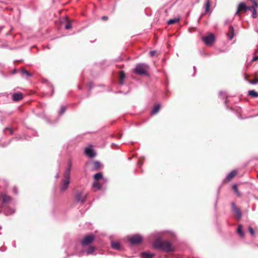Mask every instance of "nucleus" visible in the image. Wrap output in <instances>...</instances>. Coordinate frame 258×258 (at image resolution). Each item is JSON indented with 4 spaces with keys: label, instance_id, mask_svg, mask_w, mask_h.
Returning <instances> with one entry per match:
<instances>
[{
    "label": "nucleus",
    "instance_id": "nucleus-33",
    "mask_svg": "<svg viewBox=\"0 0 258 258\" xmlns=\"http://www.w3.org/2000/svg\"><path fill=\"white\" fill-rule=\"evenodd\" d=\"M253 117V116H242V114H240V113H239V114H237V117L239 118V119H244V118H249V117Z\"/></svg>",
    "mask_w": 258,
    "mask_h": 258
},
{
    "label": "nucleus",
    "instance_id": "nucleus-45",
    "mask_svg": "<svg viewBox=\"0 0 258 258\" xmlns=\"http://www.w3.org/2000/svg\"><path fill=\"white\" fill-rule=\"evenodd\" d=\"M219 94H220V95H222V94H223V93H222V92H220V93H219Z\"/></svg>",
    "mask_w": 258,
    "mask_h": 258
},
{
    "label": "nucleus",
    "instance_id": "nucleus-21",
    "mask_svg": "<svg viewBox=\"0 0 258 258\" xmlns=\"http://www.w3.org/2000/svg\"><path fill=\"white\" fill-rule=\"evenodd\" d=\"M237 233L239 234V235L242 237H244V233L242 231V226L241 225H239L238 226L237 229Z\"/></svg>",
    "mask_w": 258,
    "mask_h": 258
},
{
    "label": "nucleus",
    "instance_id": "nucleus-17",
    "mask_svg": "<svg viewBox=\"0 0 258 258\" xmlns=\"http://www.w3.org/2000/svg\"><path fill=\"white\" fill-rule=\"evenodd\" d=\"M1 196L3 198V201L4 203H8L11 200V197L4 193L2 194Z\"/></svg>",
    "mask_w": 258,
    "mask_h": 258
},
{
    "label": "nucleus",
    "instance_id": "nucleus-8",
    "mask_svg": "<svg viewBox=\"0 0 258 258\" xmlns=\"http://www.w3.org/2000/svg\"><path fill=\"white\" fill-rule=\"evenodd\" d=\"M202 40L206 45H211L215 41V36L211 33L207 36L203 37Z\"/></svg>",
    "mask_w": 258,
    "mask_h": 258
},
{
    "label": "nucleus",
    "instance_id": "nucleus-39",
    "mask_svg": "<svg viewBox=\"0 0 258 258\" xmlns=\"http://www.w3.org/2000/svg\"><path fill=\"white\" fill-rule=\"evenodd\" d=\"M13 191H14V192L15 194H18V190H17V188L16 187H14Z\"/></svg>",
    "mask_w": 258,
    "mask_h": 258
},
{
    "label": "nucleus",
    "instance_id": "nucleus-15",
    "mask_svg": "<svg viewBox=\"0 0 258 258\" xmlns=\"http://www.w3.org/2000/svg\"><path fill=\"white\" fill-rule=\"evenodd\" d=\"M234 28L232 26H230L228 32L227 33V36L229 39H232L234 36Z\"/></svg>",
    "mask_w": 258,
    "mask_h": 258
},
{
    "label": "nucleus",
    "instance_id": "nucleus-18",
    "mask_svg": "<svg viewBox=\"0 0 258 258\" xmlns=\"http://www.w3.org/2000/svg\"><path fill=\"white\" fill-rule=\"evenodd\" d=\"M111 245L112 248L114 249L119 250L120 249V244L118 242L112 241Z\"/></svg>",
    "mask_w": 258,
    "mask_h": 258
},
{
    "label": "nucleus",
    "instance_id": "nucleus-32",
    "mask_svg": "<svg viewBox=\"0 0 258 258\" xmlns=\"http://www.w3.org/2000/svg\"><path fill=\"white\" fill-rule=\"evenodd\" d=\"M249 83L251 84H258V78H255L253 80H249Z\"/></svg>",
    "mask_w": 258,
    "mask_h": 258
},
{
    "label": "nucleus",
    "instance_id": "nucleus-29",
    "mask_svg": "<svg viewBox=\"0 0 258 258\" xmlns=\"http://www.w3.org/2000/svg\"><path fill=\"white\" fill-rule=\"evenodd\" d=\"M160 108V105L159 104H156L152 111L151 113H157Z\"/></svg>",
    "mask_w": 258,
    "mask_h": 258
},
{
    "label": "nucleus",
    "instance_id": "nucleus-40",
    "mask_svg": "<svg viewBox=\"0 0 258 258\" xmlns=\"http://www.w3.org/2000/svg\"><path fill=\"white\" fill-rule=\"evenodd\" d=\"M252 61H255V60H258V55H257V56H254V57L252 58Z\"/></svg>",
    "mask_w": 258,
    "mask_h": 258
},
{
    "label": "nucleus",
    "instance_id": "nucleus-16",
    "mask_svg": "<svg viewBox=\"0 0 258 258\" xmlns=\"http://www.w3.org/2000/svg\"><path fill=\"white\" fill-rule=\"evenodd\" d=\"M237 172L236 170H232L227 176L226 179L228 180H231L236 174Z\"/></svg>",
    "mask_w": 258,
    "mask_h": 258
},
{
    "label": "nucleus",
    "instance_id": "nucleus-5",
    "mask_svg": "<svg viewBox=\"0 0 258 258\" xmlns=\"http://www.w3.org/2000/svg\"><path fill=\"white\" fill-rule=\"evenodd\" d=\"M70 183V177L64 176V178L62 180V184L60 186V191L61 192L65 191L68 188Z\"/></svg>",
    "mask_w": 258,
    "mask_h": 258
},
{
    "label": "nucleus",
    "instance_id": "nucleus-36",
    "mask_svg": "<svg viewBox=\"0 0 258 258\" xmlns=\"http://www.w3.org/2000/svg\"><path fill=\"white\" fill-rule=\"evenodd\" d=\"M66 111V107L64 106H61L59 113H64Z\"/></svg>",
    "mask_w": 258,
    "mask_h": 258
},
{
    "label": "nucleus",
    "instance_id": "nucleus-13",
    "mask_svg": "<svg viewBox=\"0 0 258 258\" xmlns=\"http://www.w3.org/2000/svg\"><path fill=\"white\" fill-rule=\"evenodd\" d=\"M72 167V163L71 160H69L68 163V167L66 169L64 173V176L70 177V171Z\"/></svg>",
    "mask_w": 258,
    "mask_h": 258
},
{
    "label": "nucleus",
    "instance_id": "nucleus-35",
    "mask_svg": "<svg viewBox=\"0 0 258 258\" xmlns=\"http://www.w3.org/2000/svg\"><path fill=\"white\" fill-rule=\"evenodd\" d=\"M248 230L249 231V232H250V234L252 235V236H254V234H255V232H254V231L253 230V229L252 228H251V227H249L248 229Z\"/></svg>",
    "mask_w": 258,
    "mask_h": 258
},
{
    "label": "nucleus",
    "instance_id": "nucleus-14",
    "mask_svg": "<svg viewBox=\"0 0 258 258\" xmlns=\"http://www.w3.org/2000/svg\"><path fill=\"white\" fill-rule=\"evenodd\" d=\"M95 251V247L92 246H89L87 249H83L82 250V253H86L87 255L93 254Z\"/></svg>",
    "mask_w": 258,
    "mask_h": 258
},
{
    "label": "nucleus",
    "instance_id": "nucleus-27",
    "mask_svg": "<svg viewBox=\"0 0 258 258\" xmlns=\"http://www.w3.org/2000/svg\"><path fill=\"white\" fill-rule=\"evenodd\" d=\"M248 94V95L249 96L253 97H258V93L255 92L254 90H250V91H249Z\"/></svg>",
    "mask_w": 258,
    "mask_h": 258
},
{
    "label": "nucleus",
    "instance_id": "nucleus-28",
    "mask_svg": "<svg viewBox=\"0 0 258 258\" xmlns=\"http://www.w3.org/2000/svg\"><path fill=\"white\" fill-rule=\"evenodd\" d=\"M65 20L67 22V23L65 25V28L66 29H70L72 28V23L71 22L68 21V19L67 17L65 18Z\"/></svg>",
    "mask_w": 258,
    "mask_h": 258
},
{
    "label": "nucleus",
    "instance_id": "nucleus-20",
    "mask_svg": "<svg viewBox=\"0 0 258 258\" xmlns=\"http://www.w3.org/2000/svg\"><path fill=\"white\" fill-rule=\"evenodd\" d=\"M101 166L100 163L98 161L93 162V167L92 168L93 170H98Z\"/></svg>",
    "mask_w": 258,
    "mask_h": 258
},
{
    "label": "nucleus",
    "instance_id": "nucleus-7",
    "mask_svg": "<svg viewBox=\"0 0 258 258\" xmlns=\"http://www.w3.org/2000/svg\"><path fill=\"white\" fill-rule=\"evenodd\" d=\"M87 198V194H83L81 192H77L75 195V200L77 202H80L82 204H84Z\"/></svg>",
    "mask_w": 258,
    "mask_h": 258
},
{
    "label": "nucleus",
    "instance_id": "nucleus-9",
    "mask_svg": "<svg viewBox=\"0 0 258 258\" xmlns=\"http://www.w3.org/2000/svg\"><path fill=\"white\" fill-rule=\"evenodd\" d=\"M129 240L131 244H137L142 242V237L139 234H135L131 237Z\"/></svg>",
    "mask_w": 258,
    "mask_h": 258
},
{
    "label": "nucleus",
    "instance_id": "nucleus-1",
    "mask_svg": "<svg viewBox=\"0 0 258 258\" xmlns=\"http://www.w3.org/2000/svg\"><path fill=\"white\" fill-rule=\"evenodd\" d=\"M153 246L155 249L162 250L165 252H170L172 251L171 243L168 241L157 240L153 243Z\"/></svg>",
    "mask_w": 258,
    "mask_h": 258
},
{
    "label": "nucleus",
    "instance_id": "nucleus-42",
    "mask_svg": "<svg viewBox=\"0 0 258 258\" xmlns=\"http://www.w3.org/2000/svg\"><path fill=\"white\" fill-rule=\"evenodd\" d=\"M48 122L49 123H54L56 122V120H52L51 121H48Z\"/></svg>",
    "mask_w": 258,
    "mask_h": 258
},
{
    "label": "nucleus",
    "instance_id": "nucleus-23",
    "mask_svg": "<svg viewBox=\"0 0 258 258\" xmlns=\"http://www.w3.org/2000/svg\"><path fill=\"white\" fill-rule=\"evenodd\" d=\"M179 21V18H174L172 19H170L168 21L167 24L168 25H171L175 23H176Z\"/></svg>",
    "mask_w": 258,
    "mask_h": 258
},
{
    "label": "nucleus",
    "instance_id": "nucleus-22",
    "mask_svg": "<svg viewBox=\"0 0 258 258\" xmlns=\"http://www.w3.org/2000/svg\"><path fill=\"white\" fill-rule=\"evenodd\" d=\"M21 75L22 77H25V76L26 77H31L32 76V74L28 72L27 70H25L24 69H23L21 70Z\"/></svg>",
    "mask_w": 258,
    "mask_h": 258
},
{
    "label": "nucleus",
    "instance_id": "nucleus-41",
    "mask_svg": "<svg viewBox=\"0 0 258 258\" xmlns=\"http://www.w3.org/2000/svg\"><path fill=\"white\" fill-rule=\"evenodd\" d=\"M101 19L103 20H107L108 19V17L106 16H103Z\"/></svg>",
    "mask_w": 258,
    "mask_h": 258
},
{
    "label": "nucleus",
    "instance_id": "nucleus-2",
    "mask_svg": "<svg viewBox=\"0 0 258 258\" xmlns=\"http://www.w3.org/2000/svg\"><path fill=\"white\" fill-rule=\"evenodd\" d=\"M149 69V66L144 63H138L136 65L134 70V72L140 75H148L147 71Z\"/></svg>",
    "mask_w": 258,
    "mask_h": 258
},
{
    "label": "nucleus",
    "instance_id": "nucleus-47",
    "mask_svg": "<svg viewBox=\"0 0 258 258\" xmlns=\"http://www.w3.org/2000/svg\"><path fill=\"white\" fill-rule=\"evenodd\" d=\"M79 89H81V88L80 86H79Z\"/></svg>",
    "mask_w": 258,
    "mask_h": 258
},
{
    "label": "nucleus",
    "instance_id": "nucleus-26",
    "mask_svg": "<svg viewBox=\"0 0 258 258\" xmlns=\"http://www.w3.org/2000/svg\"><path fill=\"white\" fill-rule=\"evenodd\" d=\"M103 178V175L101 172H98L94 175V178L96 180L101 179Z\"/></svg>",
    "mask_w": 258,
    "mask_h": 258
},
{
    "label": "nucleus",
    "instance_id": "nucleus-30",
    "mask_svg": "<svg viewBox=\"0 0 258 258\" xmlns=\"http://www.w3.org/2000/svg\"><path fill=\"white\" fill-rule=\"evenodd\" d=\"M232 188L234 189V190L235 191L236 194L238 196H240V194L239 192V191L238 190V187H237V185L236 184H233V186H232Z\"/></svg>",
    "mask_w": 258,
    "mask_h": 258
},
{
    "label": "nucleus",
    "instance_id": "nucleus-12",
    "mask_svg": "<svg viewBox=\"0 0 258 258\" xmlns=\"http://www.w3.org/2000/svg\"><path fill=\"white\" fill-rule=\"evenodd\" d=\"M85 154L87 156H88L89 157H91V158L94 157L96 155V153H95L94 150L91 148H89V147L86 148L85 149Z\"/></svg>",
    "mask_w": 258,
    "mask_h": 258
},
{
    "label": "nucleus",
    "instance_id": "nucleus-34",
    "mask_svg": "<svg viewBox=\"0 0 258 258\" xmlns=\"http://www.w3.org/2000/svg\"><path fill=\"white\" fill-rule=\"evenodd\" d=\"M7 131H9V132H10V134L11 135H12L13 134V131L9 128V127H6L4 130V132L5 133V134H6V132Z\"/></svg>",
    "mask_w": 258,
    "mask_h": 258
},
{
    "label": "nucleus",
    "instance_id": "nucleus-38",
    "mask_svg": "<svg viewBox=\"0 0 258 258\" xmlns=\"http://www.w3.org/2000/svg\"><path fill=\"white\" fill-rule=\"evenodd\" d=\"M93 83L91 82L89 83L88 84V87L90 89H91L93 88Z\"/></svg>",
    "mask_w": 258,
    "mask_h": 258
},
{
    "label": "nucleus",
    "instance_id": "nucleus-24",
    "mask_svg": "<svg viewBox=\"0 0 258 258\" xmlns=\"http://www.w3.org/2000/svg\"><path fill=\"white\" fill-rule=\"evenodd\" d=\"M125 78V75L123 72H121L120 73V77H119V83L120 85H122L123 84V80Z\"/></svg>",
    "mask_w": 258,
    "mask_h": 258
},
{
    "label": "nucleus",
    "instance_id": "nucleus-10",
    "mask_svg": "<svg viewBox=\"0 0 258 258\" xmlns=\"http://www.w3.org/2000/svg\"><path fill=\"white\" fill-rule=\"evenodd\" d=\"M258 7V4L255 2H253V5L250 6V10L249 11L252 12V16L253 18L256 17V9Z\"/></svg>",
    "mask_w": 258,
    "mask_h": 258
},
{
    "label": "nucleus",
    "instance_id": "nucleus-4",
    "mask_svg": "<svg viewBox=\"0 0 258 258\" xmlns=\"http://www.w3.org/2000/svg\"><path fill=\"white\" fill-rule=\"evenodd\" d=\"M250 10V6H247L244 3H240L235 13V15H240V12H246Z\"/></svg>",
    "mask_w": 258,
    "mask_h": 258
},
{
    "label": "nucleus",
    "instance_id": "nucleus-37",
    "mask_svg": "<svg viewBox=\"0 0 258 258\" xmlns=\"http://www.w3.org/2000/svg\"><path fill=\"white\" fill-rule=\"evenodd\" d=\"M156 51L154 50V51H151L150 52H149V55L151 57H152L153 56L155 53H156Z\"/></svg>",
    "mask_w": 258,
    "mask_h": 258
},
{
    "label": "nucleus",
    "instance_id": "nucleus-11",
    "mask_svg": "<svg viewBox=\"0 0 258 258\" xmlns=\"http://www.w3.org/2000/svg\"><path fill=\"white\" fill-rule=\"evenodd\" d=\"M23 98V95L21 92L14 93L12 95V99L15 101H18L22 100Z\"/></svg>",
    "mask_w": 258,
    "mask_h": 258
},
{
    "label": "nucleus",
    "instance_id": "nucleus-19",
    "mask_svg": "<svg viewBox=\"0 0 258 258\" xmlns=\"http://www.w3.org/2000/svg\"><path fill=\"white\" fill-rule=\"evenodd\" d=\"M154 254L149 252H144L142 253L141 258H152Z\"/></svg>",
    "mask_w": 258,
    "mask_h": 258
},
{
    "label": "nucleus",
    "instance_id": "nucleus-3",
    "mask_svg": "<svg viewBox=\"0 0 258 258\" xmlns=\"http://www.w3.org/2000/svg\"><path fill=\"white\" fill-rule=\"evenodd\" d=\"M95 239V237L93 234L86 235L81 240V243L82 246H86L91 243Z\"/></svg>",
    "mask_w": 258,
    "mask_h": 258
},
{
    "label": "nucleus",
    "instance_id": "nucleus-44",
    "mask_svg": "<svg viewBox=\"0 0 258 258\" xmlns=\"http://www.w3.org/2000/svg\"><path fill=\"white\" fill-rule=\"evenodd\" d=\"M56 178H58V174L56 175Z\"/></svg>",
    "mask_w": 258,
    "mask_h": 258
},
{
    "label": "nucleus",
    "instance_id": "nucleus-25",
    "mask_svg": "<svg viewBox=\"0 0 258 258\" xmlns=\"http://www.w3.org/2000/svg\"><path fill=\"white\" fill-rule=\"evenodd\" d=\"M204 8L205 9V12L206 13L209 11L210 8V3L209 0H207L206 3L205 4Z\"/></svg>",
    "mask_w": 258,
    "mask_h": 258
},
{
    "label": "nucleus",
    "instance_id": "nucleus-46",
    "mask_svg": "<svg viewBox=\"0 0 258 258\" xmlns=\"http://www.w3.org/2000/svg\"><path fill=\"white\" fill-rule=\"evenodd\" d=\"M194 71L195 72V71H196V67H194Z\"/></svg>",
    "mask_w": 258,
    "mask_h": 258
},
{
    "label": "nucleus",
    "instance_id": "nucleus-6",
    "mask_svg": "<svg viewBox=\"0 0 258 258\" xmlns=\"http://www.w3.org/2000/svg\"><path fill=\"white\" fill-rule=\"evenodd\" d=\"M232 211L238 219H240L242 217V212L234 202L231 204Z\"/></svg>",
    "mask_w": 258,
    "mask_h": 258
},
{
    "label": "nucleus",
    "instance_id": "nucleus-43",
    "mask_svg": "<svg viewBox=\"0 0 258 258\" xmlns=\"http://www.w3.org/2000/svg\"><path fill=\"white\" fill-rule=\"evenodd\" d=\"M121 137V134H118L117 136V139H120Z\"/></svg>",
    "mask_w": 258,
    "mask_h": 258
},
{
    "label": "nucleus",
    "instance_id": "nucleus-31",
    "mask_svg": "<svg viewBox=\"0 0 258 258\" xmlns=\"http://www.w3.org/2000/svg\"><path fill=\"white\" fill-rule=\"evenodd\" d=\"M92 186L94 187H96L98 189H100L101 188V186L100 184L98 182H97V181L95 182L93 184Z\"/></svg>",
    "mask_w": 258,
    "mask_h": 258
}]
</instances>
